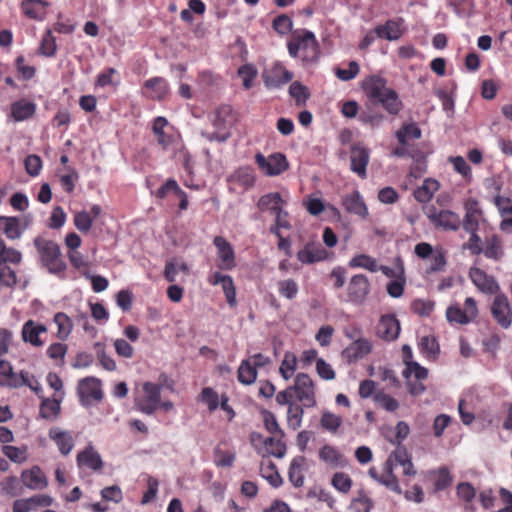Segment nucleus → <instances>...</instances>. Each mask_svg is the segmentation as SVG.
I'll return each mask as SVG.
<instances>
[{
    "label": "nucleus",
    "mask_w": 512,
    "mask_h": 512,
    "mask_svg": "<svg viewBox=\"0 0 512 512\" xmlns=\"http://www.w3.org/2000/svg\"><path fill=\"white\" fill-rule=\"evenodd\" d=\"M367 96L381 104L390 115H398L403 108V103L398 93L386 85V80L379 76H372L365 83Z\"/></svg>",
    "instance_id": "nucleus-1"
},
{
    "label": "nucleus",
    "mask_w": 512,
    "mask_h": 512,
    "mask_svg": "<svg viewBox=\"0 0 512 512\" xmlns=\"http://www.w3.org/2000/svg\"><path fill=\"white\" fill-rule=\"evenodd\" d=\"M287 49L292 58H300L304 63L317 61L320 54L315 34L305 29L295 30L292 33Z\"/></svg>",
    "instance_id": "nucleus-2"
},
{
    "label": "nucleus",
    "mask_w": 512,
    "mask_h": 512,
    "mask_svg": "<svg viewBox=\"0 0 512 512\" xmlns=\"http://www.w3.org/2000/svg\"><path fill=\"white\" fill-rule=\"evenodd\" d=\"M34 245L42 266L50 273L58 274L66 269V264L62 259L60 247L56 242L38 236L34 239Z\"/></svg>",
    "instance_id": "nucleus-3"
},
{
    "label": "nucleus",
    "mask_w": 512,
    "mask_h": 512,
    "mask_svg": "<svg viewBox=\"0 0 512 512\" xmlns=\"http://www.w3.org/2000/svg\"><path fill=\"white\" fill-rule=\"evenodd\" d=\"M231 111L232 110L230 106L219 107L210 118L214 131L208 132L202 130L201 136L209 142H226L231 136L227 121V118L230 116Z\"/></svg>",
    "instance_id": "nucleus-4"
},
{
    "label": "nucleus",
    "mask_w": 512,
    "mask_h": 512,
    "mask_svg": "<svg viewBox=\"0 0 512 512\" xmlns=\"http://www.w3.org/2000/svg\"><path fill=\"white\" fill-rule=\"evenodd\" d=\"M292 388L293 397L304 407L312 408L317 404L315 385L306 373H299L294 379Z\"/></svg>",
    "instance_id": "nucleus-5"
},
{
    "label": "nucleus",
    "mask_w": 512,
    "mask_h": 512,
    "mask_svg": "<svg viewBox=\"0 0 512 512\" xmlns=\"http://www.w3.org/2000/svg\"><path fill=\"white\" fill-rule=\"evenodd\" d=\"M370 291L371 283L368 277L364 274H355L347 284L344 301L354 305H362L365 303Z\"/></svg>",
    "instance_id": "nucleus-6"
},
{
    "label": "nucleus",
    "mask_w": 512,
    "mask_h": 512,
    "mask_svg": "<svg viewBox=\"0 0 512 512\" xmlns=\"http://www.w3.org/2000/svg\"><path fill=\"white\" fill-rule=\"evenodd\" d=\"M424 213L435 227L455 231L460 226L458 214L450 210H438L435 206L431 205L424 209Z\"/></svg>",
    "instance_id": "nucleus-7"
},
{
    "label": "nucleus",
    "mask_w": 512,
    "mask_h": 512,
    "mask_svg": "<svg viewBox=\"0 0 512 512\" xmlns=\"http://www.w3.org/2000/svg\"><path fill=\"white\" fill-rule=\"evenodd\" d=\"M144 395L136 400V408L147 415H152L159 407L161 386L152 382L143 384Z\"/></svg>",
    "instance_id": "nucleus-8"
},
{
    "label": "nucleus",
    "mask_w": 512,
    "mask_h": 512,
    "mask_svg": "<svg viewBox=\"0 0 512 512\" xmlns=\"http://www.w3.org/2000/svg\"><path fill=\"white\" fill-rule=\"evenodd\" d=\"M78 395L81 404L85 407L101 401L103 398L101 381L95 377L81 379L78 383Z\"/></svg>",
    "instance_id": "nucleus-9"
},
{
    "label": "nucleus",
    "mask_w": 512,
    "mask_h": 512,
    "mask_svg": "<svg viewBox=\"0 0 512 512\" xmlns=\"http://www.w3.org/2000/svg\"><path fill=\"white\" fill-rule=\"evenodd\" d=\"M490 311L493 319L501 328L509 329L512 326V308L505 294L495 295Z\"/></svg>",
    "instance_id": "nucleus-10"
},
{
    "label": "nucleus",
    "mask_w": 512,
    "mask_h": 512,
    "mask_svg": "<svg viewBox=\"0 0 512 512\" xmlns=\"http://www.w3.org/2000/svg\"><path fill=\"white\" fill-rule=\"evenodd\" d=\"M255 161L262 172L267 176H276L287 170L288 162L285 155L274 153L265 157L261 153L256 154Z\"/></svg>",
    "instance_id": "nucleus-11"
},
{
    "label": "nucleus",
    "mask_w": 512,
    "mask_h": 512,
    "mask_svg": "<svg viewBox=\"0 0 512 512\" xmlns=\"http://www.w3.org/2000/svg\"><path fill=\"white\" fill-rule=\"evenodd\" d=\"M263 82L268 89H279L290 82L293 73L287 70L280 62H276L271 69L262 74Z\"/></svg>",
    "instance_id": "nucleus-12"
},
{
    "label": "nucleus",
    "mask_w": 512,
    "mask_h": 512,
    "mask_svg": "<svg viewBox=\"0 0 512 512\" xmlns=\"http://www.w3.org/2000/svg\"><path fill=\"white\" fill-rule=\"evenodd\" d=\"M76 464L79 470L101 471L103 460L101 455L90 444L77 454Z\"/></svg>",
    "instance_id": "nucleus-13"
},
{
    "label": "nucleus",
    "mask_w": 512,
    "mask_h": 512,
    "mask_svg": "<svg viewBox=\"0 0 512 512\" xmlns=\"http://www.w3.org/2000/svg\"><path fill=\"white\" fill-rule=\"evenodd\" d=\"M213 244L217 248L218 268L221 270H232L236 266V261L231 244L222 236H216Z\"/></svg>",
    "instance_id": "nucleus-14"
},
{
    "label": "nucleus",
    "mask_w": 512,
    "mask_h": 512,
    "mask_svg": "<svg viewBox=\"0 0 512 512\" xmlns=\"http://www.w3.org/2000/svg\"><path fill=\"white\" fill-rule=\"evenodd\" d=\"M469 277L479 291L485 294H499L500 286L493 276L488 275L480 268L472 267Z\"/></svg>",
    "instance_id": "nucleus-15"
},
{
    "label": "nucleus",
    "mask_w": 512,
    "mask_h": 512,
    "mask_svg": "<svg viewBox=\"0 0 512 512\" xmlns=\"http://www.w3.org/2000/svg\"><path fill=\"white\" fill-rule=\"evenodd\" d=\"M400 330V323L394 315H382L376 326V335L384 341H393L398 338Z\"/></svg>",
    "instance_id": "nucleus-16"
},
{
    "label": "nucleus",
    "mask_w": 512,
    "mask_h": 512,
    "mask_svg": "<svg viewBox=\"0 0 512 512\" xmlns=\"http://www.w3.org/2000/svg\"><path fill=\"white\" fill-rule=\"evenodd\" d=\"M48 437L63 456L69 455L74 448L75 441L72 433L68 430L52 427L48 431Z\"/></svg>",
    "instance_id": "nucleus-17"
},
{
    "label": "nucleus",
    "mask_w": 512,
    "mask_h": 512,
    "mask_svg": "<svg viewBox=\"0 0 512 512\" xmlns=\"http://www.w3.org/2000/svg\"><path fill=\"white\" fill-rule=\"evenodd\" d=\"M369 150L362 145H354L350 151V168L360 178L367 176L366 168L369 163Z\"/></svg>",
    "instance_id": "nucleus-18"
},
{
    "label": "nucleus",
    "mask_w": 512,
    "mask_h": 512,
    "mask_svg": "<svg viewBox=\"0 0 512 512\" xmlns=\"http://www.w3.org/2000/svg\"><path fill=\"white\" fill-rule=\"evenodd\" d=\"M404 20L402 18L387 20L384 24L375 27V34L378 38L387 41H396L404 33Z\"/></svg>",
    "instance_id": "nucleus-19"
},
{
    "label": "nucleus",
    "mask_w": 512,
    "mask_h": 512,
    "mask_svg": "<svg viewBox=\"0 0 512 512\" xmlns=\"http://www.w3.org/2000/svg\"><path fill=\"white\" fill-rule=\"evenodd\" d=\"M372 350V343L366 338H358L349 344L343 351L342 356L348 363H354Z\"/></svg>",
    "instance_id": "nucleus-20"
},
{
    "label": "nucleus",
    "mask_w": 512,
    "mask_h": 512,
    "mask_svg": "<svg viewBox=\"0 0 512 512\" xmlns=\"http://www.w3.org/2000/svg\"><path fill=\"white\" fill-rule=\"evenodd\" d=\"M102 208L98 204L91 206L90 211L81 210L74 214L73 223L78 231L81 233H88L93 225V222L101 215Z\"/></svg>",
    "instance_id": "nucleus-21"
},
{
    "label": "nucleus",
    "mask_w": 512,
    "mask_h": 512,
    "mask_svg": "<svg viewBox=\"0 0 512 512\" xmlns=\"http://www.w3.org/2000/svg\"><path fill=\"white\" fill-rule=\"evenodd\" d=\"M342 205L348 213L357 215L361 219H366L369 214L363 197L357 190L346 194L342 199Z\"/></svg>",
    "instance_id": "nucleus-22"
},
{
    "label": "nucleus",
    "mask_w": 512,
    "mask_h": 512,
    "mask_svg": "<svg viewBox=\"0 0 512 512\" xmlns=\"http://www.w3.org/2000/svg\"><path fill=\"white\" fill-rule=\"evenodd\" d=\"M327 251L320 244L307 243L297 252V259L302 264H313L327 258Z\"/></svg>",
    "instance_id": "nucleus-23"
},
{
    "label": "nucleus",
    "mask_w": 512,
    "mask_h": 512,
    "mask_svg": "<svg viewBox=\"0 0 512 512\" xmlns=\"http://www.w3.org/2000/svg\"><path fill=\"white\" fill-rule=\"evenodd\" d=\"M285 205L286 201L279 192L264 194L257 202V207L261 212H269L273 215L279 214Z\"/></svg>",
    "instance_id": "nucleus-24"
},
{
    "label": "nucleus",
    "mask_w": 512,
    "mask_h": 512,
    "mask_svg": "<svg viewBox=\"0 0 512 512\" xmlns=\"http://www.w3.org/2000/svg\"><path fill=\"white\" fill-rule=\"evenodd\" d=\"M49 3L45 0H23L21 10L29 19L42 21L47 15Z\"/></svg>",
    "instance_id": "nucleus-25"
},
{
    "label": "nucleus",
    "mask_w": 512,
    "mask_h": 512,
    "mask_svg": "<svg viewBox=\"0 0 512 512\" xmlns=\"http://www.w3.org/2000/svg\"><path fill=\"white\" fill-rule=\"evenodd\" d=\"M47 328L43 324H36L33 320H28L22 327V339L24 342L30 343L35 347H40L44 344L41 340L40 334L46 333Z\"/></svg>",
    "instance_id": "nucleus-26"
},
{
    "label": "nucleus",
    "mask_w": 512,
    "mask_h": 512,
    "mask_svg": "<svg viewBox=\"0 0 512 512\" xmlns=\"http://www.w3.org/2000/svg\"><path fill=\"white\" fill-rule=\"evenodd\" d=\"M319 459L330 468H342L347 465L343 454L332 445H324L319 449Z\"/></svg>",
    "instance_id": "nucleus-27"
},
{
    "label": "nucleus",
    "mask_w": 512,
    "mask_h": 512,
    "mask_svg": "<svg viewBox=\"0 0 512 512\" xmlns=\"http://www.w3.org/2000/svg\"><path fill=\"white\" fill-rule=\"evenodd\" d=\"M23 484L29 489L40 490L47 486L48 482L44 472L37 466L25 470L21 474Z\"/></svg>",
    "instance_id": "nucleus-28"
},
{
    "label": "nucleus",
    "mask_w": 512,
    "mask_h": 512,
    "mask_svg": "<svg viewBox=\"0 0 512 512\" xmlns=\"http://www.w3.org/2000/svg\"><path fill=\"white\" fill-rule=\"evenodd\" d=\"M306 458L304 456H296L291 460L288 477L291 484L300 488L304 485V472L306 471Z\"/></svg>",
    "instance_id": "nucleus-29"
},
{
    "label": "nucleus",
    "mask_w": 512,
    "mask_h": 512,
    "mask_svg": "<svg viewBox=\"0 0 512 512\" xmlns=\"http://www.w3.org/2000/svg\"><path fill=\"white\" fill-rule=\"evenodd\" d=\"M36 111V105L32 101L21 99L11 105V117L16 122L31 118Z\"/></svg>",
    "instance_id": "nucleus-30"
},
{
    "label": "nucleus",
    "mask_w": 512,
    "mask_h": 512,
    "mask_svg": "<svg viewBox=\"0 0 512 512\" xmlns=\"http://www.w3.org/2000/svg\"><path fill=\"white\" fill-rule=\"evenodd\" d=\"M0 231L11 240L19 239L24 229L21 227L20 219L17 217L0 216Z\"/></svg>",
    "instance_id": "nucleus-31"
},
{
    "label": "nucleus",
    "mask_w": 512,
    "mask_h": 512,
    "mask_svg": "<svg viewBox=\"0 0 512 512\" xmlns=\"http://www.w3.org/2000/svg\"><path fill=\"white\" fill-rule=\"evenodd\" d=\"M144 87L150 90L149 97L154 100H162L169 91L168 82L162 77H153L145 81Z\"/></svg>",
    "instance_id": "nucleus-32"
},
{
    "label": "nucleus",
    "mask_w": 512,
    "mask_h": 512,
    "mask_svg": "<svg viewBox=\"0 0 512 512\" xmlns=\"http://www.w3.org/2000/svg\"><path fill=\"white\" fill-rule=\"evenodd\" d=\"M429 476L433 480V487L435 492L445 490L451 486L453 482V477L449 469L445 466L429 471Z\"/></svg>",
    "instance_id": "nucleus-33"
},
{
    "label": "nucleus",
    "mask_w": 512,
    "mask_h": 512,
    "mask_svg": "<svg viewBox=\"0 0 512 512\" xmlns=\"http://www.w3.org/2000/svg\"><path fill=\"white\" fill-rule=\"evenodd\" d=\"M439 189V183L437 180L427 178L423 181L422 185L414 191L415 199L420 203L429 202L435 192Z\"/></svg>",
    "instance_id": "nucleus-34"
},
{
    "label": "nucleus",
    "mask_w": 512,
    "mask_h": 512,
    "mask_svg": "<svg viewBox=\"0 0 512 512\" xmlns=\"http://www.w3.org/2000/svg\"><path fill=\"white\" fill-rule=\"evenodd\" d=\"M482 253L488 259H493L495 261L501 260L504 256L501 239L497 235L487 237L485 239V247L483 248Z\"/></svg>",
    "instance_id": "nucleus-35"
},
{
    "label": "nucleus",
    "mask_w": 512,
    "mask_h": 512,
    "mask_svg": "<svg viewBox=\"0 0 512 512\" xmlns=\"http://www.w3.org/2000/svg\"><path fill=\"white\" fill-rule=\"evenodd\" d=\"M379 484L385 486L397 494L402 493L398 479L393 473V464L391 463V460H387L384 463L383 473L381 474V478H379Z\"/></svg>",
    "instance_id": "nucleus-36"
},
{
    "label": "nucleus",
    "mask_w": 512,
    "mask_h": 512,
    "mask_svg": "<svg viewBox=\"0 0 512 512\" xmlns=\"http://www.w3.org/2000/svg\"><path fill=\"white\" fill-rule=\"evenodd\" d=\"M348 266L352 269H365L372 273L377 272L379 268L378 261L367 254H357L353 256L349 260Z\"/></svg>",
    "instance_id": "nucleus-37"
},
{
    "label": "nucleus",
    "mask_w": 512,
    "mask_h": 512,
    "mask_svg": "<svg viewBox=\"0 0 512 512\" xmlns=\"http://www.w3.org/2000/svg\"><path fill=\"white\" fill-rule=\"evenodd\" d=\"M283 437L275 435L263 439V445L266 454L276 458H283L286 454V444L282 440Z\"/></svg>",
    "instance_id": "nucleus-38"
},
{
    "label": "nucleus",
    "mask_w": 512,
    "mask_h": 512,
    "mask_svg": "<svg viewBox=\"0 0 512 512\" xmlns=\"http://www.w3.org/2000/svg\"><path fill=\"white\" fill-rule=\"evenodd\" d=\"M53 321L57 326V337L62 341L66 340L73 328L70 317L63 312H58L54 315Z\"/></svg>",
    "instance_id": "nucleus-39"
},
{
    "label": "nucleus",
    "mask_w": 512,
    "mask_h": 512,
    "mask_svg": "<svg viewBox=\"0 0 512 512\" xmlns=\"http://www.w3.org/2000/svg\"><path fill=\"white\" fill-rule=\"evenodd\" d=\"M257 369L250 360H242L238 368V381L244 385H251L256 381Z\"/></svg>",
    "instance_id": "nucleus-40"
},
{
    "label": "nucleus",
    "mask_w": 512,
    "mask_h": 512,
    "mask_svg": "<svg viewBox=\"0 0 512 512\" xmlns=\"http://www.w3.org/2000/svg\"><path fill=\"white\" fill-rule=\"evenodd\" d=\"M297 368V358L294 353L286 352L279 367V373L284 380H289L293 377Z\"/></svg>",
    "instance_id": "nucleus-41"
},
{
    "label": "nucleus",
    "mask_w": 512,
    "mask_h": 512,
    "mask_svg": "<svg viewBox=\"0 0 512 512\" xmlns=\"http://www.w3.org/2000/svg\"><path fill=\"white\" fill-rule=\"evenodd\" d=\"M304 406L301 404H290L287 409V425L292 430H297L302 425Z\"/></svg>",
    "instance_id": "nucleus-42"
},
{
    "label": "nucleus",
    "mask_w": 512,
    "mask_h": 512,
    "mask_svg": "<svg viewBox=\"0 0 512 512\" xmlns=\"http://www.w3.org/2000/svg\"><path fill=\"white\" fill-rule=\"evenodd\" d=\"M420 137L421 129L415 123L405 124L396 132V138L400 144H407L409 140Z\"/></svg>",
    "instance_id": "nucleus-43"
},
{
    "label": "nucleus",
    "mask_w": 512,
    "mask_h": 512,
    "mask_svg": "<svg viewBox=\"0 0 512 512\" xmlns=\"http://www.w3.org/2000/svg\"><path fill=\"white\" fill-rule=\"evenodd\" d=\"M289 94L295 100L297 106H303L310 97L308 88L302 83L295 81L289 87Z\"/></svg>",
    "instance_id": "nucleus-44"
},
{
    "label": "nucleus",
    "mask_w": 512,
    "mask_h": 512,
    "mask_svg": "<svg viewBox=\"0 0 512 512\" xmlns=\"http://www.w3.org/2000/svg\"><path fill=\"white\" fill-rule=\"evenodd\" d=\"M61 410L60 402L56 399H45L40 405V415L44 419H55Z\"/></svg>",
    "instance_id": "nucleus-45"
},
{
    "label": "nucleus",
    "mask_w": 512,
    "mask_h": 512,
    "mask_svg": "<svg viewBox=\"0 0 512 512\" xmlns=\"http://www.w3.org/2000/svg\"><path fill=\"white\" fill-rule=\"evenodd\" d=\"M2 453L14 463H23L27 459L26 447H16L12 445H4L2 447Z\"/></svg>",
    "instance_id": "nucleus-46"
},
{
    "label": "nucleus",
    "mask_w": 512,
    "mask_h": 512,
    "mask_svg": "<svg viewBox=\"0 0 512 512\" xmlns=\"http://www.w3.org/2000/svg\"><path fill=\"white\" fill-rule=\"evenodd\" d=\"M277 286L280 296L288 300L294 299L299 291L298 284L293 279L281 280L278 282Z\"/></svg>",
    "instance_id": "nucleus-47"
},
{
    "label": "nucleus",
    "mask_w": 512,
    "mask_h": 512,
    "mask_svg": "<svg viewBox=\"0 0 512 512\" xmlns=\"http://www.w3.org/2000/svg\"><path fill=\"white\" fill-rule=\"evenodd\" d=\"M321 426L323 429L330 433H336L339 427L342 425V417L331 413L330 411H324L321 420Z\"/></svg>",
    "instance_id": "nucleus-48"
},
{
    "label": "nucleus",
    "mask_w": 512,
    "mask_h": 512,
    "mask_svg": "<svg viewBox=\"0 0 512 512\" xmlns=\"http://www.w3.org/2000/svg\"><path fill=\"white\" fill-rule=\"evenodd\" d=\"M374 401L381 408L388 412H394L399 408V402L383 391H378L374 394Z\"/></svg>",
    "instance_id": "nucleus-49"
},
{
    "label": "nucleus",
    "mask_w": 512,
    "mask_h": 512,
    "mask_svg": "<svg viewBox=\"0 0 512 512\" xmlns=\"http://www.w3.org/2000/svg\"><path fill=\"white\" fill-rule=\"evenodd\" d=\"M446 318L450 323L466 325L471 323L464 310L459 305H451L446 310Z\"/></svg>",
    "instance_id": "nucleus-50"
},
{
    "label": "nucleus",
    "mask_w": 512,
    "mask_h": 512,
    "mask_svg": "<svg viewBox=\"0 0 512 512\" xmlns=\"http://www.w3.org/2000/svg\"><path fill=\"white\" fill-rule=\"evenodd\" d=\"M94 349L102 368L107 371H114L116 369V363L113 358L106 354L104 345L100 342H96L94 344Z\"/></svg>",
    "instance_id": "nucleus-51"
},
{
    "label": "nucleus",
    "mask_w": 512,
    "mask_h": 512,
    "mask_svg": "<svg viewBox=\"0 0 512 512\" xmlns=\"http://www.w3.org/2000/svg\"><path fill=\"white\" fill-rule=\"evenodd\" d=\"M332 486L341 493H348L352 487V479L343 472H337L331 479Z\"/></svg>",
    "instance_id": "nucleus-52"
},
{
    "label": "nucleus",
    "mask_w": 512,
    "mask_h": 512,
    "mask_svg": "<svg viewBox=\"0 0 512 512\" xmlns=\"http://www.w3.org/2000/svg\"><path fill=\"white\" fill-rule=\"evenodd\" d=\"M39 52H40V54H42L46 57H52L55 55L56 40H55V37L53 36L51 30H49V29L43 35Z\"/></svg>",
    "instance_id": "nucleus-53"
},
{
    "label": "nucleus",
    "mask_w": 512,
    "mask_h": 512,
    "mask_svg": "<svg viewBox=\"0 0 512 512\" xmlns=\"http://www.w3.org/2000/svg\"><path fill=\"white\" fill-rule=\"evenodd\" d=\"M262 476L269 482V484L275 488H278L282 485L283 479L281 475L276 471L275 464L269 461L268 466L264 468L261 467Z\"/></svg>",
    "instance_id": "nucleus-54"
},
{
    "label": "nucleus",
    "mask_w": 512,
    "mask_h": 512,
    "mask_svg": "<svg viewBox=\"0 0 512 512\" xmlns=\"http://www.w3.org/2000/svg\"><path fill=\"white\" fill-rule=\"evenodd\" d=\"M238 75L242 78L243 87L250 89L257 76V69L252 64H245L238 69Z\"/></svg>",
    "instance_id": "nucleus-55"
},
{
    "label": "nucleus",
    "mask_w": 512,
    "mask_h": 512,
    "mask_svg": "<svg viewBox=\"0 0 512 512\" xmlns=\"http://www.w3.org/2000/svg\"><path fill=\"white\" fill-rule=\"evenodd\" d=\"M447 264L446 254L442 248L435 249V252L431 255V264L428 268V272L435 273L444 271Z\"/></svg>",
    "instance_id": "nucleus-56"
},
{
    "label": "nucleus",
    "mask_w": 512,
    "mask_h": 512,
    "mask_svg": "<svg viewBox=\"0 0 512 512\" xmlns=\"http://www.w3.org/2000/svg\"><path fill=\"white\" fill-rule=\"evenodd\" d=\"M22 386H31L30 374L25 371H21L20 373L12 371V374L7 377L6 387L19 388Z\"/></svg>",
    "instance_id": "nucleus-57"
},
{
    "label": "nucleus",
    "mask_w": 512,
    "mask_h": 512,
    "mask_svg": "<svg viewBox=\"0 0 512 512\" xmlns=\"http://www.w3.org/2000/svg\"><path fill=\"white\" fill-rule=\"evenodd\" d=\"M0 283L7 287L17 283L16 272L3 261H0Z\"/></svg>",
    "instance_id": "nucleus-58"
},
{
    "label": "nucleus",
    "mask_w": 512,
    "mask_h": 512,
    "mask_svg": "<svg viewBox=\"0 0 512 512\" xmlns=\"http://www.w3.org/2000/svg\"><path fill=\"white\" fill-rule=\"evenodd\" d=\"M79 175L74 168L68 167L67 174H63L59 177L61 187L67 192H73L75 183L78 180Z\"/></svg>",
    "instance_id": "nucleus-59"
},
{
    "label": "nucleus",
    "mask_w": 512,
    "mask_h": 512,
    "mask_svg": "<svg viewBox=\"0 0 512 512\" xmlns=\"http://www.w3.org/2000/svg\"><path fill=\"white\" fill-rule=\"evenodd\" d=\"M200 400L204 402L209 411H215L219 406L218 394L210 387L203 388L200 394Z\"/></svg>",
    "instance_id": "nucleus-60"
},
{
    "label": "nucleus",
    "mask_w": 512,
    "mask_h": 512,
    "mask_svg": "<svg viewBox=\"0 0 512 512\" xmlns=\"http://www.w3.org/2000/svg\"><path fill=\"white\" fill-rule=\"evenodd\" d=\"M221 287L228 305L230 307L236 306V287L230 275L226 277V280L221 284Z\"/></svg>",
    "instance_id": "nucleus-61"
},
{
    "label": "nucleus",
    "mask_w": 512,
    "mask_h": 512,
    "mask_svg": "<svg viewBox=\"0 0 512 512\" xmlns=\"http://www.w3.org/2000/svg\"><path fill=\"white\" fill-rule=\"evenodd\" d=\"M293 27V22L291 18L287 15H280L277 16L273 20V28L274 30L279 33L280 35H286L288 34Z\"/></svg>",
    "instance_id": "nucleus-62"
},
{
    "label": "nucleus",
    "mask_w": 512,
    "mask_h": 512,
    "mask_svg": "<svg viewBox=\"0 0 512 512\" xmlns=\"http://www.w3.org/2000/svg\"><path fill=\"white\" fill-rule=\"evenodd\" d=\"M66 221V214L61 206H55L48 220V227L51 229L61 228Z\"/></svg>",
    "instance_id": "nucleus-63"
},
{
    "label": "nucleus",
    "mask_w": 512,
    "mask_h": 512,
    "mask_svg": "<svg viewBox=\"0 0 512 512\" xmlns=\"http://www.w3.org/2000/svg\"><path fill=\"white\" fill-rule=\"evenodd\" d=\"M372 507V500L364 494H361L358 498L354 499L350 506L353 512H370Z\"/></svg>",
    "instance_id": "nucleus-64"
}]
</instances>
